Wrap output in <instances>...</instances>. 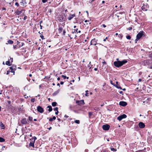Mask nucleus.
Returning a JSON list of instances; mask_svg holds the SVG:
<instances>
[{"label":"nucleus","instance_id":"5701e85b","mask_svg":"<svg viewBox=\"0 0 152 152\" xmlns=\"http://www.w3.org/2000/svg\"><path fill=\"white\" fill-rule=\"evenodd\" d=\"M47 108H49L48 110L49 112L52 111L53 110L52 108V107L51 106H50V105L48 106L47 107Z\"/></svg>","mask_w":152,"mask_h":152},{"label":"nucleus","instance_id":"aec40b11","mask_svg":"<svg viewBox=\"0 0 152 152\" xmlns=\"http://www.w3.org/2000/svg\"><path fill=\"white\" fill-rule=\"evenodd\" d=\"M58 30L59 33L62 34V32L63 30V28L59 26Z\"/></svg>","mask_w":152,"mask_h":152},{"label":"nucleus","instance_id":"8fccbe9b","mask_svg":"<svg viewBox=\"0 0 152 152\" xmlns=\"http://www.w3.org/2000/svg\"><path fill=\"white\" fill-rule=\"evenodd\" d=\"M149 57L151 58H152V53H151L149 54Z\"/></svg>","mask_w":152,"mask_h":152},{"label":"nucleus","instance_id":"c9c22d12","mask_svg":"<svg viewBox=\"0 0 152 152\" xmlns=\"http://www.w3.org/2000/svg\"><path fill=\"white\" fill-rule=\"evenodd\" d=\"M102 60L103 61L102 62V64H103V65H107V63L104 61V60Z\"/></svg>","mask_w":152,"mask_h":152},{"label":"nucleus","instance_id":"49530a36","mask_svg":"<svg viewBox=\"0 0 152 152\" xmlns=\"http://www.w3.org/2000/svg\"><path fill=\"white\" fill-rule=\"evenodd\" d=\"M15 5L17 7H18L19 6V4L18 2H15Z\"/></svg>","mask_w":152,"mask_h":152},{"label":"nucleus","instance_id":"bb28decb","mask_svg":"<svg viewBox=\"0 0 152 152\" xmlns=\"http://www.w3.org/2000/svg\"><path fill=\"white\" fill-rule=\"evenodd\" d=\"M10 69L11 71H10L12 73H13V75H15V71L13 69H12V67H10Z\"/></svg>","mask_w":152,"mask_h":152},{"label":"nucleus","instance_id":"6e6d98bb","mask_svg":"<svg viewBox=\"0 0 152 152\" xmlns=\"http://www.w3.org/2000/svg\"><path fill=\"white\" fill-rule=\"evenodd\" d=\"M40 37H41V39H44V36H43L42 35L40 36Z\"/></svg>","mask_w":152,"mask_h":152},{"label":"nucleus","instance_id":"603ef678","mask_svg":"<svg viewBox=\"0 0 152 152\" xmlns=\"http://www.w3.org/2000/svg\"><path fill=\"white\" fill-rule=\"evenodd\" d=\"M61 77H62L64 79H65L66 77V76H64L63 75H61Z\"/></svg>","mask_w":152,"mask_h":152},{"label":"nucleus","instance_id":"ea45409f","mask_svg":"<svg viewBox=\"0 0 152 152\" xmlns=\"http://www.w3.org/2000/svg\"><path fill=\"white\" fill-rule=\"evenodd\" d=\"M35 101V99L34 98H31V101L32 102H34Z\"/></svg>","mask_w":152,"mask_h":152},{"label":"nucleus","instance_id":"a18cd8bd","mask_svg":"<svg viewBox=\"0 0 152 152\" xmlns=\"http://www.w3.org/2000/svg\"><path fill=\"white\" fill-rule=\"evenodd\" d=\"M18 47L17 46V45H13V48L14 49H16V48H18Z\"/></svg>","mask_w":152,"mask_h":152},{"label":"nucleus","instance_id":"2f4dec72","mask_svg":"<svg viewBox=\"0 0 152 152\" xmlns=\"http://www.w3.org/2000/svg\"><path fill=\"white\" fill-rule=\"evenodd\" d=\"M29 146H32L33 148H34V143H29Z\"/></svg>","mask_w":152,"mask_h":152},{"label":"nucleus","instance_id":"0e129e2a","mask_svg":"<svg viewBox=\"0 0 152 152\" xmlns=\"http://www.w3.org/2000/svg\"><path fill=\"white\" fill-rule=\"evenodd\" d=\"M119 93L120 94H123V92L122 91H119Z\"/></svg>","mask_w":152,"mask_h":152},{"label":"nucleus","instance_id":"cd10ccee","mask_svg":"<svg viewBox=\"0 0 152 152\" xmlns=\"http://www.w3.org/2000/svg\"><path fill=\"white\" fill-rule=\"evenodd\" d=\"M20 3L21 5L24 4H26V1L25 0H21V1L20 2Z\"/></svg>","mask_w":152,"mask_h":152},{"label":"nucleus","instance_id":"052dcab7","mask_svg":"<svg viewBox=\"0 0 152 152\" xmlns=\"http://www.w3.org/2000/svg\"><path fill=\"white\" fill-rule=\"evenodd\" d=\"M10 71V70H7V75H8Z\"/></svg>","mask_w":152,"mask_h":152},{"label":"nucleus","instance_id":"de8ad7c7","mask_svg":"<svg viewBox=\"0 0 152 152\" xmlns=\"http://www.w3.org/2000/svg\"><path fill=\"white\" fill-rule=\"evenodd\" d=\"M58 107H56L53 108V110L54 111H58Z\"/></svg>","mask_w":152,"mask_h":152},{"label":"nucleus","instance_id":"9d476101","mask_svg":"<svg viewBox=\"0 0 152 152\" xmlns=\"http://www.w3.org/2000/svg\"><path fill=\"white\" fill-rule=\"evenodd\" d=\"M21 123L23 124L26 125L28 124V121L27 119L25 118H24L21 119Z\"/></svg>","mask_w":152,"mask_h":152},{"label":"nucleus","instance_id":"c85d7f7f","mask_svg":"<svg viewBox=\"0 0 152 152\" xmlns=\"http://www.w3.org/2000/svg\"><path fill=\"white\" fill-rule=\"evenodd\" d=\"M94 110L97 111H99L100 110V109L98 107H95L94 108Z\"/></svg>","mask_w":152,"mask_h":152},{"label":"nucleus","instance_id":"09e8293b","mask_svg":"<svg viewBox=\"0 0 152 152\" xmlns=\"http://www.w3.org/2000/svg\"><path fill=\"white\" fill-rule=\"evenodd\" d=\"M27 18V16L26 15H25L24 16L23 19L24 20H26Z\"/></svg>","mask_w":152,"mask_h":152},{"label":"nucleus","instance_id":"e433bc0d","mask_svg":"<svg viewBox=\"0 0 152 152\" xmlns=\"http://www.w3.org/2000/svg\"><path fill=\"white\" fill-rule=\"evenodd\" d=\"M28 119L30 121H32L33 120V118L30 116H29L28 118Z\"/></svg>","mask_w":152,"mask_h":152},{"label":"nucleus","instance_id":"72a5a7b5","mask_svg":"<svg viewBox=\"0 0 152 152\" xmlns=\"http://www.w3.org/2000/svg\"><path fill=\"white\" fill-rule=\"evenodd\" d=\"M63 31V33H62V34H61L62 35L64 36V35H65V34L66 33V31L65 30H64Z\"/></svg>","mask_w":152,"mask_h":152},{"label":"nucleus","instance_id":"a878e982","mask_svg":"<svg viewBox=\"0 0 152 152\" xmlns=\"http://www.w3.org/2000/svg\"><path fill=\"white\" fill-rule=\"evenodd\" d=\"M1 129H5V126H4V125L2 123V122H1Z\"/></svg>","mask_w":152,"mask_h":152},{"label":"nucleus","instance_id":"423d86ee","mask_svg":"<svg viewBox=\"0 0 152 152\" xmlns=\"http://www.w3.org/2000/svg\"><path fill=\"white\" fill-rule=\"evenodd\" d=\"M127 117L126 115L125 114H123L118 116L117 119L119 121H121L122 119L125 118Z\"/></svg>","mask_w":152,"mask_h":152},{"label":"nucleus","instance_id":"dca6fc26","mask_svg":"<svg viewBox=\"0 0 152 152\" xmlns=\"http://www.w3.org/2000/svg\"><path fill=\"white\" fill-rule=\"evenodd\" d=\"M114 86H115L118 89H122V88L118 84V81H116V84H115L114 85Z\"/></svg>","mask_w":152,"mask_h":152},{"label":"nucleus","instance_id":"58836bf2","mask_svg":"<svg viewBox=\"0 0 152 152\" xmlns=\"http://www.w3.org/2000/svg\"><path fill=\"white\" fill-rule=\"evenodd\" d=\"M110 149L111 151H113L114 152L115 151H116V149H115L113 148H111Z\"/></svg>","mask_w":152,"mask_h":152},{"label":"nucleus","instance_id":"f03ea898","mask_svg":"<svg viewBox=\"0 0 152 152\" xmlns=\"http://www.w3.org/2000/svg\"><path fill=\"white\" fill-rule=\"evenodd\" d=\"M145 36V33L143 31H141L137 34L136 36V41H138L143 36Z\"/></svg>","mask_w":152,"mask_h":152},{"label":"nucleus","instance_id":"4c0bfd02","mask_svg":"<svg viewBox=\"0 0 152 152\" xmlns=\"http://www.w3.org/2000/svg\"><path fill=\"white\" fill-rule=\"evenodd\" d=\"M88 114L89 117V118H90L91 117V115H92V113L91 112H88Z\"/></svg>","mask_w":152,"mask_h":152},{"label":"nucleus","instance_id":"ddd939ff","mask_svg":"<svg viewBox=\"0 0 152 152\" xmlns=\"http://www.w3.org/2000/svg\"><path fill=\"white\" fill-rule=\"evenodd\" d=\"M119 104L121 106H125L127 104L126 102L124 101H120L119 102Z\"/></svg>","mask_w":152,"mask_h":152},{"label":"nucleus","instance_id":"4468645a","mask_svg":"<svg viewBox=\"0 0 152 152\" xmlns=\"http://www.w3.org/2000/svg\"><path fill=\"white\" fill-rule=\"evenodd\" d=\"M139 127L141 128H143L145 126V124L142 122H140L138 124Z\"/></svg>","mask_w":152,"mask_h":152},{"label":"nucleus","instance_id":"2eb2a0df","mask_svg":"<svg viewBox=\"0 0 152 152\" xmlns=\"http://www.w3.org/2000/svg\"><path fill=\"white\" fill-rule=\"evenodd\" d=\"M75 16V14H70L68 18V19L70 20H72L74 17Z\"/></svg>","mask_w":152,"mask_h":152},{"label":"nucleus","instance_id":"79ce46f5","mask_svg":"<svg viewBox=\"0 0 152 152\" xmlns=\"http://www.w3.org/2000/svg\"><path fill=\"white\" fill-rule=\"evenodd\" d=\"M132 27H129V28H127V30H131L132 29Z\"/></svg>","mask_w":152,"mask_h":152},{"label":"nucleus","instance_id":"f3484780","mask_svg":"<svg viewBox=\"0 0 152 152\" xmlns=\"http://www.w3.org/2000/svg\"><path fill=\"white\" fill-rule=\"evenodd\" d=\"M18 43L17 44V46L18 47V48H19L20 47L22 46L24 44V42H22L21 43L20 42H19L18 41Z\"/></svg>","mask_w":152,"mask_h":152},{"label":"nucleus","instance_id":"f257e3e1","mask_svg":"<svg viewBox=\"0 0 152 152\" xmlns=\"http://www.w3.org/2000/svg\"><path fill=\"white\" fill-rule=\"evenodd\" d=\"M127 62V61L126 60H124L122 61H118L114 62V66L117 67H119Z\"/></svg>","mask_w":152,"mask_h":152},{"label":"nucleus","instance_id":"680f3d73","mask_svg":"<svg viewBox=\"0 0 152 152\" xmlns=\"http://www.w3.org/2000/svg\"><path fill=\"white\" fill-rule=\"evenodd\" d=\"M52 118L53 120H55L56 119V117L55 116H54L53 117V118Z\"/></svg>","mask_w":152,"mask_h":152},{"label":"nucleus","instance_id":"1a4fd4ad","mask_svg":"<svg viewBox=\"0 0 152 152\" xmlns=\"http://www.w3.org/2000/svg\"><path fill=\"white\" fill-rule=\"evenodd\" d=\"M37 111L40 113H42L44 112L43 108L40 106H38L37 107Z\"/></svg>","mask_w":152,"mask_h":152},{"label":"nucleus","instance_id":"412c9836","mask_svg":"<svg viewBox=\"0 0 152 152\" xmlns=\"http://www.w3.org/2000/svg\"><path fill=\"white\" fill-rule=\"evenodd\" d=\"M60 91V89H58L56 91H55L54 92L53 94V96H56L57 95Z\"/></svg>","mask_w":152,"mask_h":152},{"label":"nucleus","instance_id":"e2e57ef3","mask_svg":"<svg viewBox=\"0 0 152 152\" xmlns=\"http://www.w3.org/2000/svg\"><path fill=\"white\" fill-rule=\"evenodd\" d=\"M110 83L112 85H113V86L114 85V84H113V81H110Z\"/></svg>","mask_w":152,"mask_h":152},{"label":"nucleus","instance_id":"338daca9","mask_svg":"<svg viewBox=\"0 0 152 152\" xmlns=\"http://www.w3.org/2000/svg\"><path fill=\"white\" fill-rule=\"evenodd\" d=\"M40 29H42V26L41 25V24H40Z\"/></svg>","mask_w":152,"mask_h":152},{"label":"nucleus","instance_id":"b1692460","mask_svg":"<svg viewBox=\"0 0 152 152\" xmlns=\"http://www.w3.org/2000/svg\"><path fill=\"white\" fill-rule=\"evenodd\" d=\"M7 43H6V44H12L13 43V41L11 40H8L7 42Z\"/></svg>","mask_w":152,"mask_h":152},{"label":"nucleus","instance_id":"37998d69","mask_svg":"<svg viewBox=\"0 0 152 152\" xmlns=\"http://www.w3.org/2000/svg\"><path fill=\"white\" fill-rule=\"evenodd\" d=\"M88 90H87L86 91V93L85 94V96H88Z\"/></svg>","mask_w":152,"mask_h":152},{"label":"nucleus","instance_id":"7c9ffc66","mask_svg":"<svg viewBox=\"0 0 152 152\" xmlns=\"http://www.w3.org/2000/svg\"><path fill=\"white\" fill-rule=\"evenodd\" d=\"M5 141V140L1 137H0V142H4Z\"/></svg>","mask_w":152,"mask_h":152},{"label":"nucleus","instance_id":"c03bdc74","mask_svg":"<svg viewBox=\"0 0 152 152\" xmlns=\"http://www.w3.org/2000/svg\"><path fill=\"white\" fill-rule=\"evenodd\" d=\"M101 27L105 28L106 27V26L105 24H103L101 26Z\"/></svg>","mask_w":152,"mask_h":152},{"label":"nucleus","instance_id":"3c124183","mask_svg":"<svg viewBox=\"0 0 152 152\" xmlns=\"http://www.w3.org/2000/svg\"><path fill=\"white\" fill-rule=\"evenodd\" d=\"M48 0H42V1L43 3H45Z\"/></svg>","mask_w":152,"mask_h":152},{"label":"nucleus","instance_id":"9b49d317","mask_svg":"<svg viewBox=\"0 0 152 152\" xmlns=\"http://www.w3.org/2000/svg\"><path fill=\"white\" fill-rule=\"evenodd\" d=\"M97 44V42L95 38L91 40V45H96Z\"/></svg>","mask_w":152,"mask_h":152},{"label":"nucleus","instance_id":"39448f33","mask_svg":"<svg viewBox=\"0 0 152 152\" xmlns=\"http://www.w3.org/2000/svg\"><path fill=\"white\" fill-rule=\"evenodd\" d=\"M149 7V5L147 4H144L142 7L141 9L143 11H146L148 10Z\"/></svg>","mask_w":152,"mask_h":152},{"label":"nucleus","instance_id":"a19ab883","mask_svg":"<svg viewBox=\"0 0 152 152\" xmlns=\"http://www.w3.org/2000/svg\"><path fill=\"white\" fill-rule=\"evenodd\" d=\"M126 38L128 39H131V37L130 35H128L126 36Z\"/></svg>","mask_w":152,"mask_h":152},{"label":"nucleus","instance_id":"393cba45","mask_svg":"<svg viewBox=\"0 0 152 152\" xmlns=\"http://www.w3.org/2000/svg\"><path fill=\"white\" fill-rule=\"evenodd\" d=\"M6 64L7 65H9V66L11 65H12L11 62L9 60H8L6 62Z\"/></svg>","mask_w":152,"mask_h":152},{"label":"nucleus","instance_id":"473e14b6","mask_svg":"<svg viewBox=\"0 0 152 152\" xmlns=\"http://www.w3.org/2000/svg\"><path fill=\"white\" fill-rule=\"evenodd\" d=\"M11 67H12V69H13L14 70H15L16 69V66L15 65H13Z\"/></svg>","mask_w":152,"mask_h":152},{"label":"nucleus","instance_id":"bf43d9fd","mask_svg":"<svg viewBox=\"0 0 152 152\" xmlns=\"http://www.w3.org/2000/svg\"><path fill=\"white\" fill-rule=\"evenodd\" d=\"M6 10V8L5 7H3L2 8V11L5 10V11Z\"/></svg>","mask_w":152,"mask_h":152},{"label":"nucleus","instance_id":"6ab92c4d","mask_svg":"<svg viewBox=\"0 0 152 152\" xmlns=\"http://www.w3.org/2000/svg\"><path fill=\"white\" fill-rule=\"evenodd\" d=\"M37 139V138L35 136L33 137L30 139L31 141L30 142H34L35 140Z\"/></svg>","mask_w":152,"mask_h":152},{"label":"nucleus","instance_id":"0eeeda50","mask_svg":"<svg viewBox=\"0 0 152 152\" xmlns=\"http://www.w3.org/2000/svg\"><path fill=\"white\" fill-rule=\"evenodd\" d=\"M110 127V126L107 124L104 125H103L102 127L103 129L105 131L108 130L109 129Z\"/></svg>","mask_w":152,"mask_h":152},{"label":"nucleus","instance_id":"5fc2aeb1","mask_svg":"<svg viewBox=\"0 0 152 152\" xmlns=\"http://www.w3.org/2000/svg\"><path fill=\"white\" fill-rule=\"evenodd\" d=\"M53 119H52V118H50V119H49V121L50 122L52 121H53Z\"/></svg>","mask_w":152,"mask_h":152},{"label":"nucleus","instance_id":"864d4df0","mask_svg":"<svg viewBox=\"0 0 152 152\" xmlns=\"http://www.w3.org/2000/svg\"><path fill=\"white\" fill-rule=\"evenodd\" d=\"M135 152H143V150H139L138 151H137Z\"/></svg>","mask_w":152,"mask_h":152},{"label":"nucleus","instance_id":"774afa93","mask_svg":"<svg viewBox=\"0 0 152 152\" xmlns=\"http://www.w3.org/2000/svg\"><path fill=\"white\" fill-rule=\"evenodd\" d=\"M101 152H109V151H101Z\"/></svg>","mask_w":152,"mask_h":152},{"label":"nucleus","instance_id":"a211bd4d","mask_svg":"<svg viewBox=\"0 0 152 152\" xmlns=\"http://www.w3.org/2000/svg\"><path fill=\"white\" fill-rule=\"evenodd\" d=\"M74 31H72V33L73 34H74V33L77 34L78 33H80L81 32V31L80 30L78 31H77V30H78L77 28L76 29H74Z\"/></svg>","mask_w":152,"mask_h":152},{"label":"nucleus","instance_id":"f8f14e48","mask_svg":"<svg viewBox=\"0 0 152 152\" xmlns=\"http://www.w3.org/2000/svg\"><path fill=\"white\" fill-rule=\"evenodd\" d=\"M151 61L149 60H146L143 61L144 65L146 66L149 65L151 63Z\"/></svg>","mask_w":152,"mask_h":152},{"label":"nucleus","instance_id":"c756f323","mask_svg":"<svg viewBox=\"0 0 152 152\" xmlns=\"http://www.w3.org/2000/svg\"><path fill=\"white\" fill-rule=\"evenodd\" d=\"M57 103L56 102H53L52 103V105L53 107H55L56 106Z\"/></svg>","mask_w":152,"mask_h":152},{"label":"nucleus","instance_id":"4d7b16f0","mask_svg":"<svg viewBox=\"0 0 152 152\" xmlns=\"http://www.w3.org/2000/svg\"><path fill=\"white\" fill-rule=\"evenodd\" d=\"M142 12H142V10H140V11H139V14H139V15H141V13H142Z\"/></svg>","mask_w":152,"mask_h":152},{"label":"nucleus","instance_id":"7ed1b4c3","mask_svg":"<svg viewBox=\"0 0 152 152\" xmlns=\"http://www.w3.org/2000/svg\"><path fill=\"white\" fill-rule=\"evenodd\" d=\"M64 15L63 14L59 15L57 18V20L60 22H62L65 20L64 18Z\"/></svg>","mask_w":152,"mask_h":152},{"label":"nucleus","instance_id":"13d9d810","mask_svg":"<svg viewBox=\"0 0 152 152\" xmlns=\"http://www.w3.org/2000/svg\"><path fill=\"white\" fill-rule=\"evenodd\" d=\"M108 39V37H107L105 38V39H104L103 40V41L104 42H105L107 39Z\"/></svg>","mask_w":152,"mask_h":152},{"label":"nucleus","instance_id":"6e6552de","mask_svg":"<svg viewBox=\"0 0 152 152\" xmlns=\"http://www.w3.org/2000/svg\"><path fill=\"white\" fill-rule=\"evenodd\" d=\"M76 103L78 104V105L81 106L84 104L85 102L83 100H76Z\"/></svg>","mask_w":152,"mask_h":152},{"label":"nucleus","instance_id":"f704fd0d","mask_svg":"<svg viewBox=\"0 0 152 152\" xmlns=\"http://www.w3.org/2000/svg\"><path fill=\"white\" fill-rule=\"evenodd\" d=\"M77 124H79L80 123V121L79 120H76L74 121Z\"/></svg>","mask_w":152,"mask_h":152},{"label":"nucleus","instance_id":"20e7f679","mask_svg":"<svg viewBox=\"0 0 152 152\" xmlns=\"http://www.w3.org/2000/svg\"><path fill=\"white\" fill-rule=\"evenodd\" d=\"M23 11L24 12L25 10L23 9H21L20 8H19L17 9L15 12V13L16 15H18L22 13Z\"/></svg>","mask_w":152,"mask_h":152},{"label":"nucleus","instance_id":"69168bd1","mask_svg":"<svg viewBox=\"0 0 152 152\" xmlns=\"http://www.w3.org/2000/svg\"><path fill=\"white\" fill-rule=\"evenodd\" d=\"M58 111H56V112H55V114L56 115H58Z\"/></svg>","mask_w":152,"mask_h":152},{"label":"nucleus","instance_id":"4be33fe9","mask_svg":"<svg viewBox=\"0 0 152 152\" xmlns=\"http://www.w3.org/2000/svg\"><path fill=\"white\" fill-rule=\"evenodd\" d=\"M150 99L148 98L145 101H144L143 102V103L144 104L145 103L148 104H150Z\"/></svg>","mask_w":152,"mask_h":152}]
</instances>
